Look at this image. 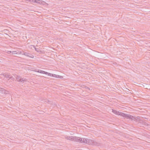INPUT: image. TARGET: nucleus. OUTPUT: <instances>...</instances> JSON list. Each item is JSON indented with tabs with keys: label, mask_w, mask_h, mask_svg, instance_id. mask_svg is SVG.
Instances as JSON below:
<instances>
[{
	"label": "nucleus",
	"mask_w": 150,
	"mask_h": 150,
	"mask_svg": "<svg viewBox=\"0 0 150 150\" xmlns=\"http://www.w3.org/2000/svg\"><path fill=\"white\" fill-rule=\"evenodd\" d=\"M87 144H88L96 145L97 144H98V143L96 142L88 139H87Z\"/></svg>",
	"instance_id": "f257e3e1"
},
{
	"label": "nucleus",
	"mask_w": 150,
	"mask_h": 150,
	"mask_svg": "<svg viewBox=\"0 0 150 150\" xmlns=\"http://www.w3.org/2000/svg\"><path fill=\"white\" fill-rule=\"evenodd\" d=\"M16 79L18 81L20 82H24V81H27V79H23L21 78V77L18 76H16Z\"/></svg>",
	"instance_id": "f03ea898"
},
{
	"label": "nucleus",
	"mask_w": 150,
	"mask_h": 150,
	"mask_svg": "<svg viewBox=\"0 0 150 150\" xmlns=\"http://www.w3.org/2000/svg\"><path fill=\"white\" fill-rule=\"evenodd\" d=\"M36 72L39 73L41 74H45L46 75H47L48 76L51 75V74H50V73H48V72L42 71L40 69H38V70L36 71Z\"/></svg>",
	"instance_id": "7ed1b4c3"
},
{
	"label": "nucleus",
	"mask_w": 150,
	"mask_h": 150,
	"mask_svg": "<svg viewBox=\"0 0 150 150\" xmlns=\"http://www.w3.org/2000/svg\"><path fill=\"white\" fill-rule=\"evenodd\" d=\"M121 115V116L123 117L126 118L127 119H130V118H131V115H130L125 114L122 112V113Z\"/></svg>",
	"instance_id": "20e7f679"
},
{
	"label": "nucleus",
	"mask_w": 150,
	"mask_h": 150,
	"mask_svg": "<svg viewBox=\"0 0 150 150\" xmlns=\"http://www.w3.org/2000/svg\"><path fill=\"white\" fill-rule=\"evenodd\" d=\"M73 141L76 142H80L81 141H82V138L77 137H73Z\"/></svg>",
	"instance_id": "39448f33"
},
{
	"label": "nucleus",
	"mask_w": 150,
	"mask_h": 150,
	"mask_svg": "<svg viewBox=\"0 0 150 150\" xmlns=\"http://www.w3.org/2000/svg\"><path fill=\"white\" fill-rule=\"evenodd\" d=\"M23 55L31 58H34V56L32 54L28 52H24Z\"/></svg>",
	"instance_id": "423d86ee"
},
{
	"label": "nucleus",
	"mask_w": 150,
	"mask_h": 150,
	"mask_svg": "<svg viewBox=\"0 0 150 150\" xmlns=\"http://www.w3.org/2000/svg\"><path fill=\"white\" fill-rule=\"evenodd\" d=\"M50 74H51V75H49L50 76L55 77L56 78H62V76H59V75L54 74H52L50 73Z\"/></svg>",
	"instance_id": "0eeeda50"
},
{
	"label": "nucleus",
	"mask_w": 150,
	"mask_h": 150,
	"mask_svg": "<svg viewBox=\"0 0 150 150\" xmlns=\"http://www.w3.org/2000/svg\"><path fill=\"white\" fill-rule=\"evenodd\" d=\"M112 112L116 114V115H120L121 116V114L122 113V112H119L118 111H117L115 110L112 109Z\"/></svg>",
	"instance_id": "6e6552de"
},
{
	"label": "nucleus",
	"mask_w": 150,
	"mask_h": 150,
	"mask_svg": "<svg viewBox=\"0 0 150 150\" xmlns=\"http://www.w3.org/2000/svg\"><path fill=\"white\" fill-rule=\"evenodd\" d=\"M87 139L83 138L82 139V141H81L80 142L82 143L87 144Z\"/></svg>",
	"instance_id": "1a4fd4ad"
},
{
	"label": "nucleus",
	"mask_w": 150,
	"mask_h": 150,
	"mask_svg": "<svg viewBox=\"0 0 150 150\" xmlns=\"http://www.w3.org/2000/svg\"><path fill=\"white\" fill-rule=\"evenodd\" d=\"M73 136H67L65 137V139L67 140H71L72 141H73Z\"/></svg>",
	"instance_id": "9d476101"
},
{
	"label": "nucleus",
	"mask_w": 150,
	"mask_h": 150,
	"mask_svg": "<svg viewBox=\"0 0 150 150\" xmlns=\"http://www.w3.org/2000/svg\"><path fill=\"white\" fill-rule=\"evenodd\" d=\"M131 118H130V119L131 120H133L135 121H137V118L134 116L131 115Z\"/></svg>",
	"instance_id": "9b49d317"
},
{
	"label": "nucleus",
	"mask_w": 150,
	"mask_h": 150,
	"mask_svg": "<svg viewBox=\"0 0 150 150\" xmlns=\"http://www.w3.org/2000/svg\"><path fill=\"white\" fill-rule=\"evenodd\" d=\"M0 91L2 93H3L4 92L7 91L4 88H0Z\"/></svg>",
	"instance_id": "f8f14e48"
},
{
	"label": "nucleus",
	"mask_w": 150,
	"mask_h": 150,
	"mask_svg": "<svg viewBox=\"0 0 150 150\" xmlns=\"http://www.w3.org/2000/svg\"><path fill=\"white\" fill-rule=\"evenodd\" d=\"M84 88H85L86 89L88 90H87V91H87V92H89L90 91V88L89 87H87V86H85L84 87Z\"/></svg>",
	"instance_id": "ddd939ff"
},
{
	"label": "nucleus",
	"mask_w": 150,
	"mask_h": 150,
	"mask_svg": "<svg viewBox=\"0 0 150 150\" xmlns=\"http://www.w3.org/2000/svg\"><path fill=\"white\" fill-rule=\"evenodd\" d=\"M18 54V52H17L16 51H12V55L13 54Z\"/></svg>",
	"instance_id": "4468645a"
},
{
	"label": "nucleus",
	"mask_w": 150,
	"mask_h": 150,
	"mask_svg": "<svg viewBox=\"0 0 150 150\" xmlns=\"http://www.w3.org/2000/svg\"><path fill=\"white\" fill-rule=\"evenodd\" d=\"M31 1H30V2H33L34 3H38V1H37L36 0H33L32 1L31 0Z\"/></svg>",
	"instance_id": "2eb2a0df"
},
{
	"label": "nucleus",
	"mask_w": 150,
	"mask_h": 150,
	"mask_svg": "<svg viewBox=\"0 0 150 150\" xmlns=\"http://www.w3.org/2000/svg\"><path fill=\"white\" fill-rule=\"evenodd\" d=\"M24 52L23 51H21L20 52H18V54H22V55H23V53H24V52Z\"/></svg>",
	"instance_id": "dca6fc26"
},
{
	"label": "nucleus",
	"mask_w": 150,
	"mask_h": 150,
	"mask_svg": "<svg viewBox=\"0 0 150 150\" xmlns=\"http://www.w3.org/2000/svg\"><path fill=\"white\" fill-rule=\"evenodd\" d=\"M5 76L6 78H10V77H11V75H5Z\"/></svg>",
	"instance_id": "f3484780"
},
{
	"label": "nucleus",
	"mask_w": 150,
	"mask_h": 150,
	"mask_svg": "<svg viewBox=\"0 0 150 150\" xmlns=\"http://www.w3.org/2000/svg\"><path fill=\"white\" fill-rule=\"evenodd\" d=\"M8 53L9 54H12V52H11V51H8Z\"/></svg>",
	"instance_id": "a211bd4d"
},
{
	"label": "nucleus",
	"mask_w": 150,
	"mask_h": 150,
	"mask_svg": "<svg viewBox=\"0 0 150 150\" xmlns=\"http://www.w3.org/2000/svg\"><path fill=\"white\" fill-rule=\"evenodd\" d=\"M10 79H11L13 80L14 79V78L12 76H11Z\"/></svg>",
	"instance_id": "6ab92c4d"
},
{
	"label": "nucleus",
	"mask_w": 150,
	"mask_h": 150,
	"mask_svg": "<svg viewBox=\"0 0 150 150\" xmlns=\"http://www.w3.org/2000/svg\"><path fill=\"white\" fill-rule=\"evenodd\" d=\"M8 92V91H7L4 92L3 93H4L5 94H6L8 93L7 92Z\"/></svg>",
	"instance_id": "aec40b11"
},
{
	"label": "nucleus",
	"mask_w": 150,
	"mask_h": 150,
	"mask_svg": "<svg viewBox=\"0 0 150 150\" xmlns=\"http://www.w3.org/2000/svg\"><path fill=\"white\" fill-rule=\"evenodd\" d=\"M144 124L145 125H148V124L147 123L145 122H144Z\"/></svg>",
	"instance_id": "412c9836"
},
{
	"label": "nucleus",
	"mask_w": 150,
	"mask_h": 150,
	"mask_svg": "<svg viewBox=\"0 0 150 150\" xmlns=\"http://www.w3.org/2000/svg\"><path fill=\"white\" fill-rule=\"evenodd\" d=\"M136 118H137V120H138V119H139L140 118V117H136Z\"/></svg>",
	"instance_id": "4be33fe9"
},
{
	"label": "nucleus",
	"mask_w": 150,
	"mask_h": 150,
	"mask_svg": "<svg viewBox=\"0 0 150 150\" xmlns=\"http://www.w3.org/2000/svg\"><path fill=\"white\" fill-rule=\"evenodd\" d=\"M35 50L36 51H37V52H38V51H38V50H37V48H36L35 47Z\"/></svg>",
	"instance_id": "5701e85b"
},
{
	"label": "nucleus",
	"mask_w": 150,
	"mask_h": 150,
	"mask_svg": "<svg viewBox=\"0 0 150 150\" xmlns=\"http://www.w3.org/2000/svg\"><path fill=\"white\" fill-rule=\"evenodd\" d=\"M37 1H38V3H38V4H40V1H39V0H37Z\"/></svg>",
	"instance_id": "b1692460"
}]
</instances>
